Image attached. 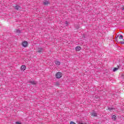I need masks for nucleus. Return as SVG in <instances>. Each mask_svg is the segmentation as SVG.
Here are the masks:
<instances>
[{"label": "nucleus", "instance_id": "13", "mask_svg": "<svg viewBox=\"0 0 124 124\" xmlns=\"http://www.w3.org/2000/svg\"><path fill=\"white\" fill-rule=\"evenodd\" d=\"M124 36H123V35H120V37H119V39H123Z\"/></svg>", "mask_w": 124, "mask_h": 124}, {"label": "nucleus", "instance_id": "19", "mask_svg": "<svg viewBox=\"0 0 124 124\" xmlns=\"http://www.w3.org/2000/svg\"><path fill=\"white\" fill-rule=\"evenodd\" d=\"M16 31L17 32H20V30H17Z\"/></svg>", "mask_w": 124, "mask_h": 124}, {"label": "nucleus", "instance_id": "6", "mask_svg": "<svg viewBox=\"0 0 124 124\" xmlns=\"http://www.w3.org/2000/svg\"><path fill=\"white\" fill-rule=\"evenodd\" d=\"M92 116H93V117H97V113L96 112H93L92 114Z\"/></svg>", "mask_w": 124, "mask_h": 124}, {"label": "nucleus", "instance_id": "18", "mask_svg": "<svg viewBox=\"0 0 124 124\" xmlns=\"http://www.w3.org/2000/svg\"><path fill=\"white\" fill-rule=\"evenodd\" d=\"M65 24L67 26V24H68V22L67 21H65Z\"/></svg>", "mask_w": 124, "mask_h": 124}, {"label": "nucleus", "instance_id": "4", "mask_svg": "<svg viewBox=\"0 0 124 124\" xmlns=\"http://www.w3.org/2000/svg\"><path fill=\"white\" fill-rule=\"evenodd\" d=\"M37 52H39V53H41V52H42V48L38 47L37 48Z\"/></svg>", "mask_w": 124, "mask_h": 124}, {"label": "nucleus", "instance_id": "20", "mask_svg": "<svg viewBox=\"0 0 124 124\" xmlns=\"http://www.w3.org/2000/svg\"><path fill=\"white\" fill-rule=\"evenodd\" d=\"M83 124V123H81V124Z\"/></svg>", "mask_w": 124, "mask_h": 124}, {"label": "nucleus", "instance_id": "12", "mask_svg": "<svg viewBox=\"0 0 124 124\" xmlns=\"http://www.w3.org/2000/svg\"><path fill=\"white\" fill-rule=\"evenodd\" d=\"M118 70V68H114L113 71L114 72H115V71H117Z\"/></svg>", "mask_w": 124, "mask_h": 124}, {"label": "nucleus", "instance_id": "5", "mask_svg": "<svg viewBox=\"0 0 124 124\" xmlns=\"http://www.w3.org/2000/svg\"><path fill=\"white\" fill-rule=\"evenodd\" d=\"M55 63L56 64V65H61V62L60 61H55Z\"/></svg>", "mask_w": 124, "mask_h": 124}, {"label": "nucleus", "instance_id": "16", "mask_svg": "<svg viewBox=\"0 0 124 124\" xmlns=\"http://www.w3.org/2000/svg\"><path fill=\"white\" fill-rule=\"evenodd\" d=\"M16 124H21V123L19 122H16Z\"/></svg>", "mask_w": 124, "mask_h": 124}, {"label": "nucleus", "instance_id": "17", "mask_svg": "<svg viewBox=\"0 0 124 124\" xmlns=\"http://www.w3.org/2000/svg\"><path fill=\"white\" fill-rule=\"evenodd\" d=\"M120 43H121V44H124V41L120 42Z\"/></svg>", "mask_w": 124, "mask_h": 124}, {"label": "nucleus", "instance_id": "7", "mask_svg": "<svg viewBox=\"0 0 124 124\" xmlns=\"http://www.w3.org/2000/svg\"><path fill=\"white\" fill-rule=\"evenodd\" d=\"M76 50L77 51H80L81 50V47L80 46H78L76 47Z\"/></svg>", "mask_w": 124, "mask_h": 124}, {"label": "nucleus", "instance_id": "14", "mask_svg": "<svg viewBox=\"0 0 124 124\" xmlns=\"http://www.w3.org/2000/svg\"><path fill=\"white\" fill-rule=\"evenodd\" d=\"M31 84H32L33 85H35V84H36V82H35V81H31Z\"/></svg>", "mask_w": 124, "mask_h": 124}, {"label": "nucleus", "instance_id": "10", "mask_svg": "<svg viewBox=\"0 0 124 124\" xmlns=\"http://www.w3.org/2000/svg\"><path fill=\"white\" fill-rule=\"evenodd\" d=\"M15 8H16V9L18 10V9H20V8H21V7H20L18 5H16V6L15 7Z\"/></svg>", "mask_w": 124, "mask_h": 124}, {"label": "nucleus", "instance_id": "15", "mask_svg": "<svg viewBox=\"0 0 124 124\" xmlns=\"http://www.w3.org/2000/svg\"><path fill=\"white\" fill-rule=\"evenodd\" d=\"M70 124H76V123H74V122L71 121Z\"/></svg>", "mask_w": 124, "mask_h": 124}, {"label": "nucleus", "instance_id": "3", "mask_svg": "<svg viewBox=\"0 0 124 124\" xmlns=\"http://www.w3.org/2000/svg\"><path fill=\"white\" fill-rule=\"evenodd\" d=\"M20 69L24 71V70H26V66L25 65H22L21 66Z\"/></svg>", "mask_w": 124, "mask_h": 124}, {"label": "nucleus", "instance_id": "11", "mask_svg": "<svg viewBox=\"0 0 124 124\" xmlns=\"http://www.w3.org/2000/svg\"><path fill=\"white\" fill-rule=\"evenodd\" d=\"M108 110H109V111H112V110H114V108H108Z\"/></svg>", "mask_w": 124, "mask_h": 124}, {"label": "nucleus", "instance_id": "2", "mask_svg": "<svg viewBox=\"0 0 124 124\" xmlns=\"http://www.w3.org/2000/svg\"><path fill=\"white\" fill-rule=\"evenodd\" d=\"M22 46L23 47H28V42L25 41L22 42Z\"/></svg>", "mask_w": 124, "mask_h": 124}, {"label": "nucleus", "instance_id": "1", "mask_svg": "<svg viewBox=\"0 0 124 124\" xmlns=\"http://www.w3.org/2000/svg\"><path fill=\"white\" fill-rule=\"evenodd\" d=\"M56 77L57 79H61L62 77V74L61 72H58L56 74Z\"/></svg>", "mask_w": 124, "mask_h": 124}, {"label": "nucleus", "instance_id": "8", "mask_svg": "<svg viewBox=\"0 0 124 124\" xmlns=\"http://www.w3.org/2000/svg\"><path fill=\"white\" fill-rule=\"evenodd\" d=\"M44 4L45 5H47L49 4V2L48 1H45L44 2Z\"/></svg>", "mask_w": 124, "mask_h": 124}, {"label": "nucleus", "instance_id": "9", "mask_svg": "<svg viewBox=\"0 0 124 124\" xmlns=\"http://www.w3.org/2000/svg\"><path fill=\"white\" fill-rule=\"evenodd\" d=\"M111 119L112 120H116V119H117V117L116 116V115H113L111 117Z\"/></svg>", "mask_w": 124, "mask_h": 124}]
</instances>
